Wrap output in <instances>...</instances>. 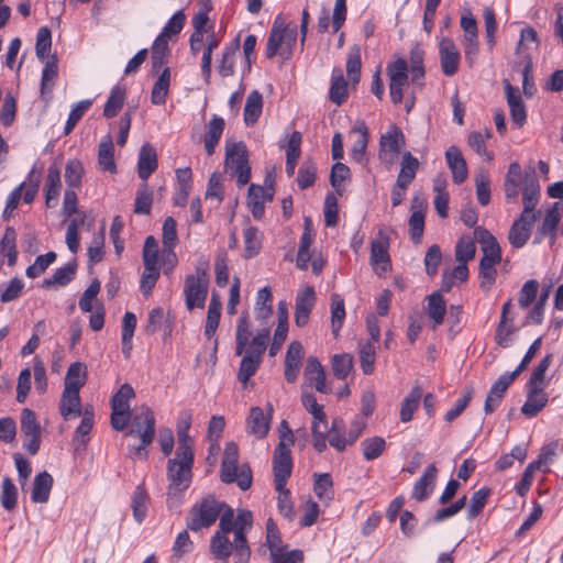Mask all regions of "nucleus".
<instances>
[{"label": "nucleus", "mask_w": 563, "mask_h": 563, "mask_svg": "<svg viewBox=\"0 0 563 563\" xmlns=\"http://www.w3.org/2000/svg\"><path fill=\"white\" fill-rule=\"evenodd\" d=\"M192 464L194 459L178 457L167 461V479L169 485L167 487L166 504L168 509H177L183 499L184 492L190 486L192 479Z\"/></svg>", "instance_id": "1"}, {"label": "nucleus", "mask_w": 563, "mask_h": 563, "mask_svg": "<svg viewBox=\"0 0 563 563\" xmlns=\"http://www.w3.org/2000/svg\"><path fill=\"white\" fill-rule=\"evenodd\" d=\"M222 483H236L240 489L247 490L252 486L253 476L249 464L239 466V448L235 442L225 443L220 468Z\"/></svg>", "instance_id": "2"}, {"label": "nucleus", "mask_w": 563, "mask_h": 563, "mask_svg": "<svg viewBox=\"0 0 563 563\" xmlns=\"http://www.w3.org/2000/svg\"><path fill=\"white\" fill-rule=\"evenodd\" d=\"M294 434L290 429L287 432H282L279 442L274 450L273 456V472L275 487L286 486L288 478L292 471V459L290 446L294 445Z\"/></svg>", "instance_id": "3"}, {"label": "nucleus", "mask_w": 563, "mask_h": 563, "mask_svg": "<svg viewBox=\"0 0 563 563\" xmlns=\"http://www.w3.org/2000/svg\"><path fill=\"white\" fill-rule=\"evenodd\" d=\"M225 504L208 495L194 505L187 517V528L194 532L208 528L216 522Z\"/></svg>", "instance_id": "4"}, {"label": "nucleus", "mask_w": 563, "mask_h": 563, "mask_svg": "<svg viewBox=\"0 0 563 563\" xmlns=\"http://www.w3.org/2000/svg\"><path fill=\"white\" fill-rule=\"evenodd\" d=\"M225 166L236 176L239 186H244L250 181L249 153L243 142H227Z\"/></svg>", "instance_id": "5"}, {"label": "nucleus", "mask_w": 563, "mask_h": 563, "mask_svg": "<svg viewBox=\"0 0 563 563\" xmlns=\"http://www.w3.org/2000/svg\"><path fill=\"white\" fill-rule=\"evenodd\" d=\"M405 145V135L400 128L393 125L379 141V159L389 168L396 162L401 147Z\"/></svg>", "instance_id": "6"}, {"label": "nucleus", "mask_w": 563, "mask_h": 563, "mask_svg": "<svg viewBox=\"0 0 563 563\" xmlns=\"http://www.w3.org/2000/svg\"><path fill=\"white\" fill-rule=\"evenodd\" d=\"M540 197V185L537 177V173L533 166H528L525 169L523 176V192H522V205L523 210L520 217L531 218L537 217L539 212H534V209L539 202Z\"/></svg>", "instance_id": "7"}, {"label": "nucleus", "mask_w": 563, "mask_h": 563, "mask_svg": "<svg viewBox=\"0 0 563 563\" xmlns=\"http://www.w3.org/2000/svg\"><path fill=\"white\" fill-rule=\"evenodd\" d=\"M130 419L132 428L128 434L137 433L144 444H151L155 437V417L152 409L141 406Z\"/></svg>", "instance_id": "8"}, {"label": "nucleus", "mask_w": 563, "mask_h": 563, "mask_svg": "<svg viewBox=\"0 0 563 563\" xmlns=\"http://www.w3.org/2000/svg\"><path fill=\"white\" fill-rule=\"evenodd\" d=\"M346 0H335L331 20L329 9L322 8L318 16V32L327 33L331 22L332 32L338 33L346 19Z\"/></svg>", "instance_id": "9"}, {"label": "nucleus", "mask_w": 563, "mask_h": 563, "mask_svg": "<svg viewBox=\"0 0 563 563\" xmlns=\"http://www.w3.org/2000/svg\"><path fill=\"white\" fill-rule=\"evenodd\" d=\"M209 284L202 279L194 278V275H187L185 278L184 295L186 307L192 310L195 307L202 308L208 294Z\"/></svg>", "instance_id": "10"}, {"label": "nucleus", "mask_w": 563, "mask_h": 563, "mask_svg": "<svg viewBox=\"0 0 563 563\" xmlns=\"http://www.w3.org/2000/svg\"><path fill=\"white\" fill-rule=\"evenodd\" d=\"M539 37H520L516 47V59L512 68L515 70L533 69V57L539 51Z\"/></svg>", "instance_id": "11"}, {"label": "nucleus", "mask_w": 563, "mask_h": 563, "mask_svg": "<svg viewBox=\"0 0 563 563\" xmlns=\"http://www.w3.org/2000/svg\"><path fill=\"white\" fill-rule=\"evenodd\" d=\"M510 117L515 124L521 128L527 120L526 106L518 88L514 87L508 79L503 81Z\"/></svg>", "instance_id": "12"}, {"label": "nucleus", "mask_w": 563, "mask_h": 563, "mask_svg": "<svg viewBox=\"0 0 563 563\" xmlns=\"http://www.w3.org/2000/svg\"><path fill=\"white\" fill-rule=\"evenodd\" d=\"M561 221L559 202H554L544 214V218L539 225L534 235L533 243H540L544 236H550V242L553 244L556 239V231Z\"/></svg>", "instance_id": "13"}, {"label": "nucleus", "mask_w": 563, "mask_h": 563, "mask_svg": "<svg viewBox=\"0 0 563 563\" xmlns=\"http://www.w3.org/2000/svg\"><path fill=\"white\" fill-rule=\"evenodd\" d=\"M474 236L482 245L483 257L481 260H488L492 263L499 264L501 261V249L496 238L483 227L475 228Z\"/></svg>", "instance_id": "14"}, {"label": "nucleus", "mask_w": 563, "mask_h": 563, "mask_svg": "<svg viewBox=\"0 0 563 563\" xmlns=\"http://www.w3.org/2000/svg\"><path fill=\"white\" fill-rule=\"evenodd\" d=\"M441 69L445 76H453L460 65V53L450 37H442L439 44Z\"/></svg>", "instance_id": "15"}, {"label": "nucleus", "mask_w": 563, "mask_h": 563, "mask_svg": "<svg viewBox=\"0 0 563 563\" xmlns=\"http://www.w3.org/2000/svg\"><path fill=\"white\" fill-rule=\"evenodd\" d=\"M273 407L268 405V412L265 413L260 407H253L247 418V429L257 439H264L271 427Z\"/></svg>", "instance_id": "16"}, {"label": "nucleus", "mask_w": 563, "mask_h": 563, "mask_svg": "<svg viewBox=\"0 0 563 563\" xmlns=\"http://www.w3.org/2000/svg\"><path fill=\"white\" fill-rule=\"evenodd\" d=\"M316 303L313 287L308 286L296 297L295 323L297 327H305L309 321L310 312Z\"/></svg>", "instance_id": "17"}, {"label": "nucleus", "mask_w": 563, "mask_h": 563, "mask_svg": "<svg viewBox=\"0 0 563 563\" xmlns=\"http://www.w3.org/2000/svg\"><path fill=\"white\" fill-rule=\"evenodd\" d=\"M536 221L537 217H531L530 219L519 217L516 219L508 233L509 243L516 249L525 246L531 235Z\"/></svg>", "instance_id": "18"}, {"label": "nucleus", "mask_w": 563, "mask_h": 563, "mask_svg": "<svg viewBox=\"0 0 563 563\" xmlns=\"http://www.w3.org/2000/svg\"><path fill=\"white\" fill-rule=\"evenodd\" d=\"M527 400L521 407V412L528 418L536 417L548 404V397L542 386L526 384Z\"/></svg>", "instance_id": "19"}, {"label": "nucleus", "mask_w": 563, "mask_h": 563, "mask_svg": "<svg viewBox=\"0 0 563 563\" xmlns=\"http://www.w3.org/2000/svg\"><path fill=\"white\" fill-rule=\"evenodd\" d=\"M302 357V344L298 341H292L287 349L285 357V378L288 383H294L297 379Z\"/></svg>", "instance_id": "20"}, {"label": "nucleus", "mask_w": 563, "mask_h": 563, "mask_svg": "<svg viewBox=\"0 0 563 563\" xmlns=\"http://www.w3.org/2000/svg\"><path fill=\"white\" fill-rule=\"evenodd\" d=\"M445 158L453 181L457 185L462 184L467 178V166L460 148L455 145L450 146L445 152Z\"/></svg>", "instance_id": "21"}, {"label": "nucleus", "mask_w": 563, "mask_h": 563, "mask_svg": "<svg viewBox=\"0 0 563 563\" xmlns=\"http://www.w3.org/2000/svg\"><path fill=\"white\" fill-rule=\"evenodd\" d=\"M156 150L148 143H145L139 153L137 174L139 177L146 181L148 177L157 169Z\"/></svg>", "instance_id": "22"}, {"label": "nucleus", "mask_w": 563, "mask_h": 563, "mask_svg": "<svg viewBox=\"0 0 563 563\" xmlns=\"http://www.w3.org/2000/svg\"><path fill=\"white\" fill-rule=\"evenodd\" d=\"M437 474L438 470L435 465H428L423 475L417 481V483L413 486L412 498H415L418 501L426 500L434 488Z\"/></svg>", "instance_id": "23"}, {"label": "nucleus", "mask_w": 563, "mask_h": 563, "mask_svg": "<svg viewBox=\"0 0 563 563\" xmlns=\"http://www.w3.org/2000/svg\"><path fill=\"white\" fill-rule=\"evenodd\" d=\"M273 199V192L267 194L265 189L260 185L252 184L247 191V206L252 216L256 220H261L264 216L265 200Z\"/></svg>", "instance_id": "24"}, {"label": "nucleus", "mask_w": 563, "mask_h": 563, "mask_svg": "<svg viewBox=\"0 0 563 563\" xmlns=\"http://www.w3.org/2000/svg\"><path fill=\"white\" fill-rule=\"evenodd\" d=\"M44 189L46 207L52 208L56 205L62 189L60 168L56 164H52L47 169Z\"/></svg>", "instance_id": "25"}, {"label": "nucleus", "mask_w": 563, "mask_h": 563, "mask_svg": "<svg viewBox=\"0 0 563 563\" xmlns=\"http://www.w3.org/2000/svg\"><path fill=\"white\" fill-rule=\"evenodd\" d=\"M305 377L309 382L314 383V387L319 393H322V394L330 393V388L325 384L324 369L317 357H314V356L308 357L306 368H305Z\"/></svg>", "instance_id": "26"}, {"label": "nucleus", "mask_w": 563, "mask_h": 563, "mask_svg": "<svg viewBox=\"0 0 563 563\" xmlns=\"http://www.w3.org/2000/svg\"><path fill=\"white\" fill-rule=\"evenodd\" d=\"M53 483V476L49 473L46 471L38 473L33 482V489L31 494L32 501L36 504L47 503Z\"/></svg>", "instance_id": "27"}, {"label": "nucleus", "mask_w": 563, "mask_h": 563, "mask_svg": "<svg viewBox=\"0 0 563 563\" xmlns=\"http://www.w3.org/2000/svg\"><path fill=\"white\" fill-rule=\"evenodd\" d=\"M80 396L79 389L65 387L59 402V411L66 420L70 415L80 416Z\"/></svg>", "instance_id": "28"}, {"label": "nucleus", "mask_w": 563, "mask_h": 563, "mask_svg": "<svg viewBox=\"0 0 563 563\" xmlns=\"http://www.w3.org/2000/svg\"><path fill=\"white\" fill-rule=\"evenodd\" d=\"M98 164L104 172L115 173L114 146L111 135H106L98 147Z\"/></svg>", "instance_id": "29"}, {"label": "nucleus", "mask_w": 563, "mask_h": 563, "mask_svg": "<svg viewBox=\"0 0 563 563\" xmlns=\"http://www.w3.org/2000/svg\"><path fill=\"white\" fill-rule=\"evenodd\" d=\"M77 269L76 260L70 261L65 266L56 269L54 275L51 278H46L42 283L43 288H51L53 286L64 287L68 285L75 277Z\"/></svg>", "instance_id": "30"}, {"label": "nucleus", "mask_w": 563, "mask_h": 563, "mask_svg": "<svg viewBox=\"0 0 563 563\" xmlns=\"http://www.w3.org/2000/svg\"><path fill=\"white\" fill-rule=\"evenodd\" d=\"M521 181H523L521 166L514 162L509 165L505 177L504 189L507 200L515 199L518 196Z\"/></svg>", "instance_id": "31"}, {"label": "nucleus", "mask_w": 563, "mask_h": 563, "mask_svg": "<svg viewBox=\"0 0 563 563\" xmlns=\"http://www.w3.org/2000/svg\"><path fill=\"white\" fill-rule=\"evenodd\" d=\"M347 82L343 77L341 69H334L331 78L329 99L336 106H341L347 99Z\"/></svg>", "instance_id": "32"}, {"label": "nucleus", "mask_w": 563, "mask_h": 563, "mask_svg": "<svg viewBox=\"0 0 563 563\" xmlns=\"http://www.w3.org/2000/svg\"><path fill=\"white\" fill-rule=\"evenodd\" d=\"M225 122L221 117L214 115L209 124L207 133L205 134L203 142L205 148L208 155H212L216 151V146L221 139V135L224 130Z\"/></svg>", "instance_id": "33"}, {"label": "nucleus", "mask_w": 563, "mask_h": 563, "mask_svg": "<svg viewBox=\"0 0 563 563\" xmlns=\"http://www.w3.org/2000/svg\"><path fill=\"white\" fill-rule=\"evenodd\" d=\"M296 41L297 37H268L266 56L273 58L279 55L283 58H288L292 53Z\"/></svg>", "instance_id": "34"}, {"label": "nucleus", "mask_w": 563, "mask_h": 563, "mask_svg": "<svg viewBox=\"0 0 563 563\" xmlns=\"http://www.w3.org/2000/svg\"><path fill=\"white\" fill-rule=\"evenodd\" d=\"M243 357L240 363V368L238 372V379L240 383L246 385L250 378L257 372L260 368L263 357L256 354H253L244 351Z\"/></svg>", "instance_id": "35"}, {"label": "nucleus", "mask_w": 563, "mask_h": 563, "mask_svg": "<svg viewBox=\"0 0 563 563\" xmlns=\"http://www.w3.org/2000/svg\"><path fill=\"white\" fill-rule=\"evenodd\" d=\"M422 397V388L420 385H415L410 393L405 397L400 406V421L408 422L412 419L415 411L419 407Z\"/></svg>", "instance_id": "36"}, {"label": "nucleus", "mask_w": 563, "mask_h": 563, "mask_svg": "<svg viewBox=\"0 0 563 563\" xmlns=\"http://www.w3.org/2000/svg\"><path fill=\"white\" fill-rule=\"evenodd\" d=\"M428 316L433 321V328L443 323L446 305L440 291H435L428 296Z\"/></svg>", "instance_id": "37"}, {"label": "nucleus", "mask_w": 563, "mask_h": 563, "mask_svg": "<svg viewBox=\"0 0 563 563\" xmlns=\"http://www.w3.org/2000/svg\"><path fill=\"white\" fill-rule=\"evenodd\" d=\"M169 82H170V70L168 67H165L161 75L158 76L157 80L155 81L152 93H151V101L153 104L162 106L166 102V97L169 89Z\"/></svg>", "instance_id": "38"}, {"label": "nucleus", "mask_w": 563, "mask_h": 563, "mask_svg": "<svg viewBox=\"0 0 563 563\" xmlns=\"http://www.w3.org/2000/svg\"><path fill=\"white\" fill-rule=\"evenodd\" d=\"M45 65L42 71V80H41V93L45 95L51 92L55 80L58 75V59L56 55H52L48 59H44Z\"/></svg>", "instance_id": "39"}, {"label": "nucleus", "mask_w": 563, "mask_h": 563, "mask_svg": "<svg viewBox=\"0 0 563 563\" xmlns=\"http://www.w3.org/2000/svg\"><path fill=\"white\" fill-rule=\"evenodd\" d=\"M177 223L173 217H167L163 223V247L165 252H167V257H173L175 260L174 247L178 243L177 235Z\"/></svg>", "instance_id": "40"}, {"label": "nucleus", "mask_w": 563, "mask_h": 563, "mask_svg": "<svg viewBox=\"0 0 563 563\" xmlns=\"http://www.w3.org/2000/svg\"><path fill=\"white\" fill-rule=\"evenodd\" d=\"M136 328V317L133 312L126 311L122 320V353L125 358L130 357L132 351V339Z\"/></svg>", "instance_id": "41"}, {"label": "nucleus", "mask_w": 563, "mask_h": 563, "mask_svg": "<svg viewBox=\"0 0 563 563\" xmlns=\"http://www.w3.org/2000/svg\"><path fill=\"white\" fill-rule=\"evenodd\" d=\"M263 108V97L257 90H253L246 99V103L244 107V122L246 125L254 124L261 113Z\"/></svg>", "instance_id": "42"}, {"label": "nucleus", "mask_w": 563, "mask_h": 563, "mask_svg": "<svg viewBox=\"0 0 563 563\" xmlns=\"http://www.w3.org/2000/svg\"><path fill=\"white\" fill-rule=\"evenodd\" d=\"M419 165L418 158L410 152L404 153L397 180L409 186L416 177Z\"/></svg>", "instance_id": "43"}, {"label": "nucleus", "mask_w": 563, "mask_h": 563, "mask_svg": "<svg viewBox=\"0 0 563 563\" xmlns=\"http://www.w3.org/2000/svg\"><path fill=\"white\" fill-rule=\"evenodd\" d=\"M168 37H156L152 45V70L158 73L167 63L169 48Z\"/></svg>", "instance_id": "44"}, {"label": "nucleus", "mask_w": 563, "mask_h": 563, "mask_svg": "<svg viewBox=\"0 0 563 563\" xmlns=\"http://www.w3.org/2000/svg\"><path fill=\"white\" fill-rule=\"evenodd\" d=\"M125 100V89L122 86H114L103 108V115L108 119L114 118L122 109Z\"/></svg>", "instance_id": "45"}, {"label": "nucleus", "mask_w": 563, "mask_h": 563, "mask_svg": "<svg viewBox=\"0 0 563 563\" xmlns=\"http://www.w3.org/2000/svg\"><path fill=\"white\" fill-rule=\"evenodd\" d=\"M87 367L81 362L71 363L65 377V387L80 388L86 384Z\"/></svg>", "instance_id": "46"}, {"label": "nucleus", "mask_w": 563, "mask_h": 563, "mask_svg": "<svg viewBox=\"0 0 563 563\" xmlns=\"http://www.w3.org/2000/svg\"><path fill=\"white\" fill-rule=\"evenodd\" d=\"M134 396L133 387L130 384H123L111 398V410L131 412L129 401L134 398Z\"/></svg>", "instance_id": "47"}, {"label": "nucleus", "mask_w": 563, "mask_h": 563, "mask_svg": "<svg viewBox=\"0 0 563 563\" xmlns=\"http://www.w3.org/2000/svg\"><path fill=\"white\" fill-rule=\"evenodd\" d=\"M200 9L192 18V25L197 34L209 33L211 31V24L209 21L208 13L212 9L211 0H200Z\"/></svg>", "instance_id": "48"}, {"label": "nucleus", "mask_w": 563, "mask_h": 563, "mask_svg": "<svg viewBox=\"0 0 563 563\" xmlns=\"http://www.w3.org/2000/svg\"><path fill=\"white\" fill-rule=\"evenodd\" d=\"M345 318L344 299L339 294L331 296V325L334 336L339 335Z\"/></svg>", "instance_id": "49"}, {"label": "nucleus", "mask_w": 563, "mask_h": 563, "mask_svg": "<svg viewBox=\"0 0 563 563\" xmlns=\"http://www.w3.org/2000/svg\"><path fill=\"white\" fill-rule=\"evenodd\" d=\"M363 457L366 461L378 459L386 449V441L382 437H372L361 442Z\"/></svg>", "instance_id": "50"}, {"label": "nucleus", "mask_w": 563, "mask_h": 563, "mask_svg": "<svg viewBox=\"0 0 563 563\" xmlns=\"http://www.w3.org/2000/svg\"><path fill=\"white\" fill-rule=\"evenodd\" d=\"M244 257L252 258L256 256L262 249V235L257 228L249 227L244 231Z\"/></svg>", "instance_id": "51"}, {"label": "nucleus", "mask_w": 563, "mask_h": 563, "mask_svg": "<svg viewBox=\"0 0 563 563\" xmlns=\"http://www.w3.org/2000/svg\"><path fill=\"white\" fill-rule=\"evenodd\" d=\"M233 550V544L225 537V533L218 531L211 539V551L216 558L224 560L228 563V559Z\"/></svg>", "instance_id": "52"}, {"label": "nucleus", "mask_w": 563, "mask_h": 563, "mask_svg": "<svg viewBox=\"0 0 563 563\" xmlns=\"http://www.w3.org/2000/svg\"><path fill=\"white\" fill-rule=\"evenodd\" d=\"M251 330L250 323L246 314H242L239 319L236 325V335H235V354L242 355L245 351L246 345L250 343Z\"/></svg>", "instance_id": "53"}, {"label": "nucleus", "mask_w": 563, "mask_h": 563, "mask_svg": "<svg viewBox=\"0 0 563 563\" xmlns=\"http://www.w3.org/2000/svg\"><path fill=\"white\" fill-rule=\"evenodd\" d=\"M234 556L235 563H247L251 556V550L247 545L245 532L242 529H234Z\"/></svg>", "instance_id": "54"}, {"label": "nucleus", "mask_w": 563, "mask_h": 563, "mask_svg": "<svg viewBox=\"0 0 563 563\" xmlns=\"http://www.w3.org/2000/svg\"><path fill=\"white\" fill-rule=\"evenodd\" d=\"M353 368V357L349 353L335 354L332 357L333 375L338 379H345Z\"/></svg>", "instance_id": "55"}, {"label": "nucleus", "mask_w": 563, "mask_h": 563, "mask_svg": "<svg viewBox=\"0 0 563 563\" xmlns=\"http://www.w3.org/2000/svg\"><path fill=\"white\" fill-rule=\"evenodd\" d=\"M153 202V192L146 183H143L137 191L134 202V212L137 214H150Z\"/></svg>", "instance_id": "56"}, {"label": "nucleus", "mask_w": 563, "mask_h": 563, "mask_svg": "<svg viewBox=\"0 0 563 563\" xmlns=\"http://www.w3.org/2000/svg\"><path fill=\"white\" fill-rule=\"evenodd\" d=\"M1 505L5 510H12L18 504V489L10 477L2 479Z\"/></svg>", "instance_id": "57"}, {"label": "nucleus", "mask_w": 563, "mask_h": 563, "mask_svg": "<svg viewBox=\"0 0 563 563\" xmlns=\"http://www.w3.org/2000/svg\"><path fill=\"white\" fill-rule=\"evenodd\" d=\"M57 255L55 252L49 251L44 255H40L36 257L35 262L26 268V276L29 278H36L41 274H43L47 267L55 262Z\"/></svg>", "instance_id": "58"}, {"label": "nucleus", "mask_w": 563, "mask_h": 563, "mask_svg": "<svg viewBox=\"0 0 563 563\" xmlns=\"http://www.w3.org/2000/svg\"><path fill=\"white\" fill-rule=\"evenodd\" d=\"M489 494H490L489 488L482 487L481 489L476 490L472 495L468 511H467V517L470 519L477 517L483 511L485 505L487 504Z\"/></svg>", "instance_id": "59"}, {"label": "nucleus", "mask_w": 563, "mask_h": 563, "mask_svg": "<svg viewBox=\"0 0 563 563\" xmlns=\"http://www.w3.org/2000/svg\"><path fill=\"white\" fill-rule=\"evenodd\" d=\"M516 331L517 328L515 327L512 319L508 320V322L499 321L495 332L496 343L503 349L509 347L511 345V335Z\"/></svg>", "instance_id": "60"}, {"label": "nucleus", "mask_w": 563, "mask_h": 563, "mask_svg": "<svg viewBox=\"0 0 563 563\" xmlns=\"http://www.w3.org/2000/svg\"><path fill=\"white\" fill-rule=\"evenodd\" d=\"M361 48L357 45L351 47L346 59V73L352 82H358L361 75Z\"/></svg>", "instance_id": "61"}, {"label": "nucleus", "mask_w": 563, "mask_h": 563, "mask_svg": "<svg viewBox=\"0 0 563 563\" xmlns=\"http://www.w3.org/2000/svg\"><path fill=\"white\" fill-rule=\"evenodd\" d=\"M84 175V166L80 161L71 159L65 167V181L71 188L80 187Z\"/></svg>", "instance_id": "62"}, {"label": "nucleus", "mask_w": 563, "mask_h": 563, "mask_svg": "<svg viewBox=\"0 0 563 563\" xmlns=\"http://www.w3.org/2000/svg\"><path fill=\"white\" fill-rule=\"evenodd\" d=\"M498 263H492L488 260L479 261V277H481V288L488 291L494 285L497 276L496 265Z\"/></svg>", "instance_id": "63"}, {"label": "nucleus", "mask_w": 563, "mask_h": 563, "mask_svg": "<svg viewBox=\"0 0 563 563\" xmlns=\"http://www.w3.org/2000/svg\"><path fill=\"white\" fill-rule=\"evenodd\" d=\"M143 263L147 269L158 266V243L152 235L147 236L144 242Z\"/></svg>", "instance_id": "64"}]
</instances>
